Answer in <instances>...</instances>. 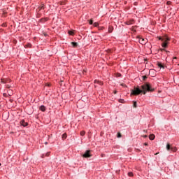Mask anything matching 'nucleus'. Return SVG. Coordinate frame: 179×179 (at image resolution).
<instances>
[{
	"label": "nucleus",
	"mask_w": 179,
	"mask_h": 179,
	"mask_svg": "<svg viewBox=\"0 0 179 179\" xmlns=\"http://www.w3.org/2000/svg\"><path fill=\"white\" fill-rule=\"evenodd\" d=\"M44 154H43L42 155H41V157H42V159H44Z\"/></svg>",
	"instance_id": "obj_30"
},
{
	"label": "nucleus",
	"mask_w": 179,
	"mask_h": 179,
	"mask_svg": "<svg viewBox=\"0 0 179 179\" xmlns=\"http://www.w3.org/2000/svg\"><path fill=\"white\" fill-rule=\"evenodd\" d=\"M71 45H73V47H74V48H76V47H78V43L71 42Z\"/></svg>",
	"instance_id": "obj_11"
},
{
	"label": "nucleus",
	"mask_w": 179,
	"mask_h": 179,
	"mask_svg": "<svg viewBox=\"0 0 179 179\" xmlns=\"http://www.w3.org/2000/svg\"><path fill=\"white\" fill-rule=\"evenodd\" d=\"M158 154H159V153H156L155 155H158Z\"/></svg>",
	"instance_id": "obj_40"
},
{
	"label": "nucleus",
	"mask_w": 179,
	"mask_h": 179,
	"mask_svg": "<svg viewBox=\"0 0 179 179\" xmlns=\"http://www.w3.org/2000/svg\"><path fill=\"white\" fill-rule=\"evenodd\" d=\"M93 24L94 27H97L99 26V24L97 22H94Z\"/></svg>",
	"instance_id": "obj_19"
},
{
	"label": "nucleus",
	"mask_w": 179,
	"mask_h": 179,
	"mask_svg": "<svg viewBox=\"0 0 179 179\" xmlns=\"http://www.w3.org/2000/svg\"><path fill=\"white\" fill-rule=\"evenodd\" d=\"M139 43L140 44H142L143 45L144 44H146V43H148V39L140 38Z\"/></svg>",
	"instance_id": "obj_5"
},
{
	"label": "nucleus",
	"mask_w": 179,
	"mask_h": 179,
	"mask_svg": "<svg viewBox=\"0 0 179 179\" xmlns=\"http://www.w3.org/2000/svg\"><path fill=\"white\" fill-rule=\"evenodd\" d=\"M1 83H6V80H5V79H1Z\"/></svg>",
	"instance_id": "obj_21"
},
{
	"label": "nucleus",
	"mask_w": 179,
	"mask_h": 179,
	"mask_svg": "<svg viewBox=\"0 0 179 179\" xmlns=\"http://www.w3.org/2000/svg\"><path fill=\"white\" fill-rule=\"evenodd\" d=\"M118 76H121V74H118Z\"/></svg>",
	"instance_id": "obj_37"
},
{
	"label": "nucleus",
	"mask_w": 179,
	"mask_h": 179,
	"mask_svg": "<svg viewBox=\"0 0 179 179\" xmlns=\"http://www.w3.org/2000/svg\"><path fill=\"white\" fill-rule=\"evenodd\" d=\"M166 149H167V150H171L172 152H177V148L171 147L170 143H167Z\"/></svg>",
	"instance_id": "obj_3"
},
{
	"label": "nucleus",
	"mask_w": 179,
	"mask_h": 179,
	"mask_svg": "<svg viewBox=\"0 0 179 179\" xmlns=\"http://www.w3.org/2000/svg\"><path fill=\"white\" fill-rule=\"evenodd\" d=\"M117 138H121V133L117 134Z\"/></svg>",
	"instance_id": "obj_23"
},
{
	"label": "nucleus",
	"mask_w": 179,
	"mask_h": 179,
	"mask_svg": "<svg viewBox=\"0 0 179 179\" xmlns=\"http://www.w3.org/2000/svg\"><path fill=\"white\" fill-rule=\"evenodd\" d=\"M165 50L164 49H161V51H164Z\"/></svg>",
	"instance_id": "obj_34"
},
{
	"label": "nucleus",
	"mask_w": 179,
	"mask_h": 179,
	"mask_svg": "<svg viewBox=\"0 0 179 179\" xmlns=\"http://www.w3.org/2000/svg\"><path fill=\"white\" fill-rule=\"evenodd\" d=\"M128 176H129V177H133L134 176V173L132 172H129L128 173Z\"/></svg>",
	"instance_id": "obj_14"
},
{
	"label": "nucleus",
	"mask_w": 179,
	"mask_h": 179,
	"mask_svg": "<svg viewBox=\"0 0 179 179\" xmlns=\"http://www.w3.org/2000/svg\"><path fill=\"white\" fill-rule=\"evenodd\" d=\"M69 34H70V36H73L74 34L73 31H69Z\"/></svg>",
	"instance_id": "obj_17"
},
{
	"label": "nucleus",
	"mask_w": 179,
	"mask_h": 179,
	"mask_svg": "<svg viewBox=\"0 0 179 179\" xmlns=\"http://www.w3.org/2000/svg\"><path fill=\"white\" fill-rule=\"evenodd\" d=\"M171 1H167V5H171Z\"/></svg>",
	"instance_id": "obj_26"
},
{
	"label": "nucleus",
	"mask_w": 179,
	"mask_h": 179,
	"mask_svg": "<svg viewBox=\"0 0 179 179\" xmlns=\"http://www.w3.org/2000/svg\"><path fill=\"white\" fill-rule=\"evenodd\" d=\"M148 143H144V145H145V146H148Z\"/></svg>",
	"instance_id": "obj_29"
},
{
	"label": "nucleus",
	"mask_w": 179,
	"mask_h": 179,
	"mask_svg": "<svg viewBox=\"0 0 179 179\" xmlns=\"http://www.w3.org/2000/svg\"><path fill=\"white\" fill-rule=\"evenodd\" d=\"M94 83H97V82H96V80H94Z\"/></svg>",
	"instance_id": "obj_38"
},
{
	"label": "nucleus",
	"mask_w": 179,
	"mask_h": 179,
	"mask_svg": "<svg viewBox=\"0 0 179 179\" xmlns=\"http://www.w3.org/2000/svg\"><path fill=\"white\" fill-rule=\"evenodd\" d=\"M85 134H86V132L85 131H80V136H85Z\"/></svg>",
	"instance_id": "obj_13"
},
{
	"label": "nucleus",
	"mask_w": 179,
	"mask_h": 179,
	"mask_svg": "<svg viewBox=\"0 0 179 179\" xmlns=\"http://www.w3.org/2000/svg\"><path fill=\"white\" fill-rule=\"evenodd\" d=\"M114 94H117V91H114Z\"/></svg>",
	"instance_id": "obj_32"
},
{
	"label": "nucleus",
	"mask_w": 179,
	"mask_h": 179,
	"mask_svg": "<svg viewBox=\"0 0 179 179\" xmlns=\"http://www.w3.org/2000/svg\"><path fill=\"white\" fill-rule=\"evenodd\" d=\"M40 9H44V6H41L40 7Z\"/></svg>",
	"instance_id": "obj_27"
},
{
	"label": "nucleus",
	"mask_w": 179,
	"mask_h": 179,
	"mask_svg": "<svg viewBox=\"0 0 179 179\" xmlns=\"http://www.w3.org/2000/svg\"><path fill=\"white\" fill-rule=\"evenodd\" d=\"M7 87H10L9 85H7Z\"/></svg>",
	"instance_id": "obj_39"
},
{
	"label": "nucleus",
	"mask_w": 179,
	"mask_h": 179,
	"mask_svg": "<svg viewBox=\"0 0 179 179\" xmlns=\"http://www.w3.org/2000/svg\"><path fill=\"white\" fill-rule=\"evenodd\" d=\"M120 103H122V101H124V99H120Z\"/></svg>",
	"instance_id": "obj_28"
},
{
	"label": "nucleus",
	"mask_w": 179,
	"mask_h": 179,
	"mask_svg": "<svg viewBox=\"0 0 179 179\" xmlns=\"http://www.w3.org/2000/svg\"><path fill=\"white\" fill-rule=\"evenodd\" d=\"M90 24H93V20H90Z\"/></svg>",
	"instance_id": "obj_25"
},
{
	"label": "nucleus",
	"mask_w": 179,
	"mask_h": 179,
	"mask_svg": "<svg viewBox=\"0 0 179 179\" xmlns=\"http://www.w3.org/2000/svg\"><path fill=\"white\" fill-rule=\"evenodd\" d=\"M50 152H47V153L45 154V156H46V157L50 156Z\"/></svg>",
	"instance_id": "obj_24"
},
{
	"label": "nucleus",
	"mask_w": 179,
	"mask_h": 179,
	"mask_svg": "<svg viewBox=\"0 0 179 179\" xmlns=\"http://www.w3.org/2000/svg\"><path fill=\"white\" fill-rule=\"evenodd\" d=\"M113 30H114V28L111 26H109L108 27V32L109 33H113Z\"/></svg>",
	"instance_id": "obj_9"
},
{
	"label": "nucleus",
	"mask_w": 179,
	"mask_h": 179,
	"mask_svg": "<svg viewBox=\"0 0 179 179\" xmlns=\"http://www.w3.org/2000/svg\"><path fill=\"white\" fill-rule=\"evenodd\" d=\"M147 92H155V89L152 88V85L148 83L141 85V87H139V86L134 87V89L131 90V96H138L141 93L146 94Z\"/></svg>",
	"instance_id": "obj_1"
},
{
	"label": "nucleus",
	"mask_w": 179,
	"mask_h": 179,
	"mask_svg": "<svg viewBox=\"0 0 179 179\" xmlns=\"http://www.w3.org/2000/svg\"><path fill=\"white\" fill-rule=\"evenodd\" d=\"M44 36H47V34H44Z\"/></svg>",
	"instance_id": "obj_36"
},
{
	"label": "nucleus",
	"mask_w": 179,
	"mask_h": 179,
	"mask_svg": "<svg viewBox=\"0 0 179 179\" xmlns=\"http://www.w3.org/2000/svg\"><path fill=\"white\" fill-rule=\"evenodd\" d=\"M67 137L66 134L62 135V139H65Z\"/></svg>",
	"instance_id": "obj_18"
},
{
	"label": "nucleus",
	"mask_w": 179,
	"mask_h": 179,
	"mask_svg": "<svg viewBox=\"0 0 179 179\" xmlns=\"http://www.w3.org/2000/svg\"><path fill=\"white\" fill-rule=\"evenodd\" d=\"M0 166H1V163H0Z\"/></svg>",
	"instance_id": "obj_41"
},
{
	"label": "nucleus",
	"mask_w": 179,
	"mask_h": 179,
	"mask_svg": "<svg viewBox=\"0 0 179 179\" xmlns=\"http://www.w3.org/2000/svg\"><path fill=\"white\" fill-rule=\"evenodd\" d=\"M146 79H148V76H143V80H146Z\"/></svg>",
	"instance_id": "obj_20"
},
{
	"label": "nucleus",
	"mask_w": 179,
	"mask_h": 179,
	"mask_svg": "<svg viewBox=\"0 0 179 179\" xmlns=\"http://www.w3.org/2000/svg\"><path fill=\"white\" fill-rule=\"evenodd\" d=\"M25 47H31V44L28 43L27 45H25Z\"/></svg>",
	"instance_id": "obj_22"
},
{
	"label": "nucleus",
	"mask_w": 179,
	"mask_h": 179,
	"mask_svg": "<svg viewBox=\"0 0 179 179\" xmlns=\"http://www.w3.org/2000/svg\"><path fill=\"white\" fill-rule=\"evenodd\" d=\"M134 23V20H131V21H129L127 22V24H132Z\"/></svg>",
	"instance_id": "obj_16"
},
{
	"label": "nucleus",
	"mask_w": 179,
	"mask_h": 179,
	"mask_svg": "<svg viewBox=\"0 0 179 179\" xmlns=\"http://www.w3.org/2000/svg\"><path fill=\"white\" fill-rule=\"evenodd\" d=\"M157 66H159V68H162V69H164V66L162 63L158 62Z\"/></svg>",
	"instance_id": "obj_7"
},
{
	"label": "nucleus",
	"mask_w": 179,
	"mask_h": 179,
	"mask_svg": "<svg viewBox=\"0 0 179 179\" xmlns=\"http://www.w3.org/2000/svg\"><path fill=\"white\" fill-rule=\"evenodd\" d=\"M95 82H97L98 85H100L101 86L103 85V82L98 80H95Z\"/></svg>",
	"instance_id": "obj_12"
},
{
	"label": "nucleus",
	"mask_w": 179,
	"mask_h": 179,
	"mask_svg": "<svg viewBox=\"0 0 179 179\" xmlns=\"http://www.w3.org/2000/svg\"><path fill=\"white\" fill-rule=\"evenodd\" d=\"M83 157H85V159L92 157V154L90 153V150L85 151V152L83 155Z\"/></svg>",
	"instance_id": "obj_4"
},
{
	"label": "nucleus",
	"mask_w": 179,
	"mask_h": 179,
	"mask_svg": "<svg viewBox=\"0 0 179 179\" xmlns=\"http://www.w3.org/2000/svg\"><path fill=\"white\" fill-rule=\"evenodd\" d=\"M143 138H148L147 135L143 136Z\"/></svg>",
	"instance_id": "obj_31"
},
{
	"label": "nucleus",
	"mask_w": 179,
	"mask_h": 179,
	"mask_svg": "<svg viewBox=\"0 0 179 179\" xmlns=\"http://www.w3.org/2000/svg\"><path fill=\"white\" fill-rule=\"evenodd\" d=\"M4 97H6V94H3Z\"/></svg>",
	"instance_id": "obj_33"
},
{
	"label": "nucleus",
	"mask_w": 179,
	"mask_h": 179,
	"mask_svg": "<svg viewBox=\"0 0 179 179\" xmlns=\"http://www.w3.org/2000/svg\"><path fill=\"white\" fill-rule=\"evenodd\" d=\"M133 107H134V108H136V107H137L136 101H134Z\"/></svg>",
	"instance_id": "obj_15"
},
{
	"label": "nucleus",
	"mask_w": 179,
	"mask_h": 179,
	"mask_svg": "<svg viewBox=\"0 0 179 179\" xmlns=\"http://www.w3.org/2000/svg\"><path fill=\"white\" fill-rule=\"evenodd\" d=\"M40 110L41 111H45V106H44L43 105L41 106Z\"/></svg>",
	"instance_id": "obj_10"
},
{
	"label": "nucleus",
	"mask_w": 179,
	"mask_h": 179,
	"mask_svg": "<svg viewBox=\"0 0 179 179\" xmlns=\"http://www.w3.org/2000/svg\"><path fill=\"white\" fill-rule=\"evenodd\" d=\"M173 59H177V57H175L173 58Z\"/></svg>",
	"instance_id": "obj_35"
},
{
	"label": "nucleus",
	"mask_w": 179,
	"mask_h": 179,
	"mask_svg": "<svg viewBox=\"0 0 179 179\" xmlns=\"http://www.w3.org/2000/svg\"><path fill=\"white\" fill-rule=\"evenodd\" d=\"M159 40H161L162 41V47H164V48H166L168 44H169V41H170V38L167 37V36H162V37H159Z\"/></svg>",
	"instance_id": "obj_2"
},
{
	"label": "nucleus",
	"mask_w": 179,
	"mask_h": 179,
	"mask_svg": "<svg viewBox=\"0 0 179 179\" xmlns=\"http://www.w3.org/2000/svg\"><path fill=\"white\" fill-rule=\"evenodd\" d=\"M20 124L22 125V127H27V125H28L27 122H24V120H22L20 122Z\"/></svg>",
	"instance_id": "obj_6"
},
{
	"label": "nucleus",
	"mask_w": 179,
	"mask_h": 179,
	"mask_svg": "<svg viewBox=\"0 0 179 179\" xmlns=\"http://www.w3.org/2000/svg\"><path fill=\"white\" fill-rule=\"evenodd\" d=\"M155 138V134H150L149 136V139H150V141H153Z\"/></svg>",
	"instance_id": "obj_8"
}]
</instances>
